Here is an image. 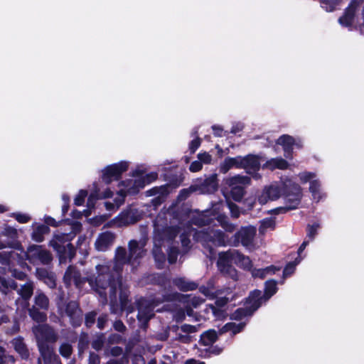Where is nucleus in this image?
<instances>
[{
  "instance_id": "obj_1",
  "label": "nucleus",
  "mask_w": 364,
  "mask_h": 364,
  "mask_svg": "<svg viewBox=\"0 0 364 364\" xmlns=\"http://www.w3.org/2000/svg\"><path fill=\"white\" fill-rule=\"evenodd\" d=\"M136 253L137 252H116V263L113 267L116 275L110 274L109 267L107 266L97 267L100 273L96 277L97 287H95V291L97 292L105 301H107V292L105 290L109 288V292L111 287L114 285L116 287V291L117 289H119L120 305L125 307V304L129 303V291L128 287L122 284V278L119 272L122 269L121 264H122L129 263L134 265L136 258L140 257L139 252L138 254Z\"/></svg>"
},
{
  "instance_id": "obj_2",
  "label": "nucleus",
  "mask_w": 364,
  "mask_h": 364,
  "mask_svg": "<svg viewBox=\"0 0 364 364\" xmlns=\"http://www.w3.org/2000/svg\"><path fill=\"white\" fill-rule=\"evenodd\" d=\"M257 229L254 226L241 227L229 239L222 230L208 228L196 231L193 235V239L196 242L200 243L203 247L208 248V250H214V247H226L227 245L238 247L240 245L245 248H250L253 245Z\"/></svg>"
},
{
  "instance_id": "obj_3",
  "label": "nucleus",
  "mask_w": 364,
  "mask_h": 364,
  "mask_svg": "<svg viewBox=\"0 0 364 364\" xmlns=\"http://www.w3.org/2000/svg\"><path fill=\"white\" fill-rule=\"evenodd\" d=\"M178 294L176 292L163 294L161 298H154L151 299L140 298L136 300L135 304L138 310L137 319L139 328L146 331L149 326V321L154 316V308L164 301H171L176 300Z\"/></svg>"
},
{
  "instance_id": "obj_4",
  "label": "nucleus",
  "mask_w": 364,
  "mask_h": 364,
  "mask_svg": "<svg viewBox=\"0 0 364 364\" xmlns=\"http://www.w3.org/2000/svg\"><path fill=\"white\" fill-rule=\"evenodd\" d=\"M232 263L245 270L251 271L252 269V263L249 257L240 252H221L218 260V269L221 273L234 280L237 279V273Z\"/></svg>"
},
{
  "instance_id": "obj_5",
  "label": "nucleus",
  "mask_w": 364,
  "mask_h": 364,
  "mask_svg": "<svg viewBox=\"0 0 364 364\" xmlns=\"http://www.w3.org/2000/svg\"><path fill=\"white\" fill-rule=\"evenodd\" d=\"M283 196L285 205L274 210V212L277 214L285 213L289 210L299 208L302 198L301 188L297 183L287 186L284 189Z\"/></svg>"
},
{
  "instance_id": "obj_6",
  "label": "nucleus",
  "mask_w": 364,
  "mask_h": 364,
  "mask_svg": "<svg viewBox=\"0 0 364 364\" xmlns=\"http://www.w3.org/2000/svg\"><path fill=\"white\" fill-rule=\"evenodd\" d=\"M88 282L90 287L95 291L96 278L83 277L80 271L73 266H69L63 276V282L66 287H70L73 284L78 289H81L85 282Z\"/></svg>"
},
{
  "instance_id": "obj_7",
  "label": "nucleus",
  "mask_w": 364,
  "mask_h": 364,
  "mask_svg": "<svg viewBox=\"0 0 364 364\" xmlns=\"http://www.w3.org/2000/svg\"><path fill=\"white\" fill-rule=\"evenodd\" d=\"M37 346L41 345L53 346L59 339L58 332L48 324H38L33 327Z\"/></svg>"
},
{
  "instance_id": "obj_8",
  "label": "nucleus",
  "mask_w": 364,
  "mask_h": 364,
  "mask_svg": "<svg viewBox=\"0 0 364 364\" xmlns=\"http://www.w3.org/2000/svg\"><path fill=\"white\" fill-rule=\"evenodd\" d=\"M250 183L251 178L247 176L236 175L228 178L227 183L230 187L231 198L236 202H240L246 193L245 187Z\"/></svg>"
},
{
  "instance_id": "obj_9",
  "label": "nucleus",
  "mask_w": 364,
  "mask_h": 364,
  "mask_svg": "<svg viewBox=\"0 0 364 364\" xmlns=\"http://www.w3.org/2000/svg\"><path fill=\"white\" fill-rule=\"evenodd\" d=\"M58 307L60 314L70 318L73 327H78L82 322V311L76 301H70L68 303L58 302Z\"/></svg>"
},
{
  "instance_id": "obj_10",
  "label": "nucleus",
  "mask_w": 364,
  "mask_h": 364,
  "mask_svg": "<svg viewBox=\"0 0 364 364\" xmlns=\"http://www.w3.org/2000/svg\"><path fill=\"white\" fill-rule=\"evenodd\" d=\"M128 168L129 163L126 161H121L107 166L102 171V181L106 185H109L113 181H119L122 174L128 170Z\"/></svg>"
},
{
  "instance_id": "obj_11",
  "label": "nucleus",
  "mask_w": 364,
  "mask_h": 364,
  "mask_svg": "<svg viewBox=\"0 0 364 364\" xmlns=\"http://www.w3.org/2000/svg\"><path fill=\"white\" fill-rule=\"evenodd\" d=\"M2 236L5 239L0 240V250L10 248L13 250H25L24 247L18 240V234L16 228L6 226L2 232Z\"/></svg>"
},
{
  "instance_id": "obj_12",
  "label": "nucleus",
  "mask_w": 364,
  "mask_h": 364,
  "mask_svg": "<svg viewBox=\"0 0 364 364\" xmlns=\"http://www.w3.org/2000/svg\"><path fill=\"white\" fill-rule=\"evenodd\" d=\"M75 237L72 233H56L49 241L48 245L53 250H76L71 241Z\"/></svg>"
},
{
  "instance_id": "obj_13",
  "label": "nucleus",
  "mask_w": 364,
  "mask_h": 364,
  "mask_svg": "<svg viewBox=\"0 0 364 364\" xmlns=\"http://www.w3.org/2000/svg\"><path fill=\"white\" fill-rule=\"evenodd\" d=\"M218 188V180L216 174H212L194 184V190L199 191L201 193H213Z\"/></svg>"
},
{
  "instance_id": "obj_14",
  "label": "nucleus",
  "mask_w": 364,
  "mask_h": 364,
  "mask_svg": "<svg viewBox=\"0 0 364 364\" xmlns=\"http://www.w3.org/2000/svg\"><path fill=\"white\" fill-rule=\"evenodd\" d=\"M360 4V0H352L338 18L339 23L345 27L351 26L355 18V11Z\"/></svg>"
},
{
  "instance_id": "obj_15",
  "label": "nucleus",
  "mask_w": 364,
  "mask_h": 364,
  "mask_svg": "<svg viewBox=\"0 0 364 364\" xmlns=\"http://www.w3.org/2000/svg\"><path fill=\"white\" fill-rule=\"evenodd\" d=\"M216 218V214L207 210L193 215L191 222L195 225L203 227L210 225Z\"/></svg>"
},
{
  "instance_id": "obj_16",
  "label": "nucleus",
  "mask_w": 364,
  "mask_h": 364,
  "mask_svg": "<svg viewBox=\"0 0 364 364\" xmlns=\"http://www.w3.org/2000/svg\"><path fill=\"white\" fill-rule=\"evenodd\" d=\"M277 144L282 146L284 156L287 159H293V150L295 145V139L288 134H282L276 141Z\"/></svg>"
},
{
  "instance_id": "obj_17",
  "label": "nucleus",
  "mask_w": 364,
  "mask_h": 364,
  "mask_svg": "<svg viewBox=\"0 0 364 364\" xmlns=\"http://www.w3.org/2000/svg\"><path fill=\"white\" fill-rule=\"evenodd\" d=\"M260 156L249 154L242 156V168L247 170V173H257L261 168Z\"/></svg>"
},
{
  "instance_id": "obj_18",
  "label": "nucleus",
  "mask_w": 364,
  "mask_h": 364,
  "mask_svg": "<svg viewBox=\"0 0 364 364\" xmlns=\"http://www.w3.org/2000/svg\"><path fill=\"white\" fill-rule=\"evenodd\" d=\"M281 196V190L277 186H269L264 188L262 193L258 196L257 200L259 204L264 205L269 200H275Z\"/></svg>"
},
{
  "instance_id": "obj_19",
  "label": "nucleus",
  "mask_w": 364,
  "mask_h": 364,
  "mask_svg": "<svg viewBox=\"0 0 364 364\" xmlns=\"http://www.w3.org/2000/svg\"><path fill=\"white\" fill-rule=\"evenodd\" d=\"M146 185L145 180L143 177L132 180L120 181L119 186L127 188L129 195L135 196L139 193V191L145 187Z\"/></svg>"
},
{
  "instance_id": "obj_20",
  "label": "nucleus",
  "mask_w": 364,
  "mask_h": 364,
  "mask_svg": "<svg viewBox=\"0 0 364 364\" xmlns=\"http://www.w3.org/2000/svg\"><path fill=\"white\" fill-rule=\"evenodd\" d=\"M267 301L260 290H254L247 299V306L253 313Z\"/></svg>"
},
{
  "instance_id": "obj_21",
  "label": "nucleus",
  "mask_w": 364,
  "mask_h": 364,
  "mask_svg": "<svg viewBox=\"0 0 364 364\" xmlns=\"http://www.w3.org/2000/svg\"><path fill=\"white\" fill-rule=\"evenodd\" d=\"M38 348L43 364H53L59 359V356L55 353L53 346L41 345V346H38Z\"/></svg>"
},
{
  "instance_id": "obj_22",
  "label": "nucleus",
  "mask_w": 364,
  "mask_h": 364,
  "mask_svg": "<svg viewBox=\"0 0 364 364\" xmlns=\"http://www.w3.org/2000/svg\"><path fill=\"white\" fill-rule=\"evenodd\" d=\"M11 343L15 350L18 353L23 360H28L29 358V350L21 336L14 338L12 339Z\"/></svg>"
},
{
  "instance_id": "obj_23",
  "label": "nucleus",
  "mask_w": 364,
  "mask_h": 364,
  "mask_svg": "<svg viewBox=\"0 0 364 364\" xmlns=\"http://www.w3.org/2000/svg\"><path fill=\"white\" fill-rule=\"evenodd\" d=\"M289 167V163L281 157L272 158L267 160L262 166V169L274 171L275 169L286 170Z\"/></svg>"
},
{
  "instance_id": "obj_24",
  "label": "nucleus",
  "mask_w": 364,
  "mask_h": 364,
  "mask_svg": "<svg viewBox=\"0 0 364 364\" xmlns=\"http://www.w3.org/2000/svg\"><path fill=\"white\" fill-rule=\"evenodd\" d=\"M115 239L114 233L107 231L101 233L95 242V246L97 250H100L102 248H109Z\"/></svg>"
},
{
  "instance_id": "obj_25",
  "label": "nucleus",
  "mask_w": 364,
  "mask_h": 364,
  "mask_svg": "<svg viewBox=\"0 0 364 364\" xmlns=\"http://www.w3.org/2000/svg\"><path fill=\"white\" fill-rule=\"evenodd\" d=\"M233 167L242 168L241 156H237L235 157H226L220 165V171L223 173H226Z\"/></svg>"
},
{
  "instance_id": "obj_26",
  "label": "nucleus",
  "mask_w": 364,
  "mask_h": 364,
  "mask_svg": "<svg viewBox=\"0 0 364 364\" xmlns=\"http://www.w3.org/2000/svg\"><path fill=\"white\" fill-rule=\"evenodd\" d=\"M173 283L182 291H192L198 287V284L196 282L189 281L183 277L174 279Z\"/></svg>"
},
{
  "instance_id": "obj_27",
  "label": "nucleus",
  "mask_w": 364,
  "mask_h": 364,
  "mask_svg": "<svg viewBox=\"0 0 364 364\" xmlns=\"http://www.w3.org/2000/svg\"><path fill=\"white\" fill-rule=\"evenodd\" d=\"M50 232V229L46 225H38L33 229L31 234V238L37 242H41L44 240V235L49 234Z\"/></svg>"
},
{
  "instance_id": "obj_28",
  "label": "nucleus",
  "mask_w": 364,
  "mask_h": 364,
  "mask_svg": "<svg viewBox=\"0 0 364 364\" xmlns=\"http://www.w3.org/2000/svg\"><path fill=\"white\" fill-rule=\"evenodd\" d=\"M49 299L41 291H37L34 297V305L43 311H47L49 308Z\"/></svg>"
},
{
  "instance_id": "obj_29",
  "label": "nucleus",
  "mask_w": 364,
  "mask_h": 364,
  "mask_svg": "<svg viewBox=\"0 0 364 364\" xmlns=\"http://www.w3.org/2000/svg\"><path fill=\"white\" fill-rule=\"evenodd\" d=\"M179 234V228L176 226H169L163 230L161 232V239L168 243L173 241Z\"/></svg>"
},
{
  "instance_id": "obj_30",
  "label": "nucleus",
  "mask_w": 364,
  "mask_h": 364,
  "mask_svg": "<svg viewBox=\"0 0 364 364\" xmlns=\"http://www.w3.org/2000/svg\"><path fill=\"white\" fill-rule=\"evenodd\" d=\"M218 339V335L215 330H208L200 336V343L205 346H212Z\"/></svg>"
},
{
  "instance_id": "obj_31",
  "label": "nucleus",
  "mask_w": 364,
  "mask_h": 364,
  "mask_svg": "<svg viewBox=\"0 0 364 364\" xmlns=\"http://www.w3.org/2000/svg\"><path fill=\"white\" fill-rule=\"evenodd\" d=\"M41 309L32 306L28 309V315L35 321L38 323L45 322L47 319V315L45 312L41 311Z\"/></svg>"
},
{
  "instance_id": "obj_32",
  "label": "nucleus",
  "mask_w": 364,
  "mask_h": 364,
  "mask_svg": "<svg viewBox=\"0 0 364 364\" xmlns=\"http://www.w3.org/2000/svg\"><path fill=\"white\" fill-rule=\"evenodd\" d=\"M149 240L147 236H143L138 241L136 240H131L128 243V250H145L144 247Z\"/></svg>"
},
{
  "instance_id": "obj_33",
  "label": "nucleus",
  "mask_w": 364,
  "mask_h": 364,
  "mask_svg": "<svg viewBox=\"0 0 364 364\" xmlns=\"http://www.w3.org/2000/svg\"><path fill=\"white\" fill-rule=\"evenodd\" d=\"M277 291V282L273 279L268 280L264 284V293L262 294L268 301Z\"/></svg>"
},
{
  "instance_id": "obj_34",
  "label": "nucleus",
  "mask_w": 364,
  "mask_h": 364,
  "mask_svg": "<svg viewBox=\"0 0 364 364\" xmlns=\"http://www.w3.org/2000/svg\"><path fill=\"white\" fill-rule=\"evenodd\" d=\"M18 287L15 281L6 280L5 278L1 277L0 279V291L4 294H7L10 289H16Z\"/></svg>"
},
{
  "instance_id": "obj_35",
  "label": "nucleus",
  "mask_w": 364,
  "mask_h": 364,
  "mask_svg": "<svg viewBox=\"0 0 364 364\" xmlns=\"http://www.w3.org/2000/svg\"><path fill=\"white\" fill-rule=\"evenodd\" d=\"M110 312L114 314L121 313L117 304L116 287L112 285L109 291Z\"/></svg>"
},
{
  "instance_id": "obj_36",
  "label": "nucleus",
  "mask_w": 364,
  "mask_h": 364,
  "mask_svg": "<svg viewBox=\"0 0 364 364\" xmlns=\"http://www.w3.org/2000/svg\"><path fill=\"white\" fill-rule=\"evenodd\" d=\"M24 300H28L33 293V284L32 282H27L22 285L18 291Z\"/></svg>"
},
{
  "instance_id": "obj_37",
  "label": "nucleus",
  "mask_w": 364,
  "mask_h": 364,
  "mask_svg": "<svg viewBox=\"0 0 364 364\" xmlns=\"http://www.w3.org/2000/svg\"><path fill=\"white\" fill-rule=\"evenodd\" d=\"M168 194V186L164 185L161 186H155L148 191H146V195L148 196H154L159 195V196L165 197Z\"/></svg>"
},
{
  "instance_id": "obj_38",
  "label": "nucleus",
  "mask_w": 364,
  "mask_h": 364,
  "mask_svg": "<svg viewBox=\"0 0 364 364\" xmlns=\"http://www.w3.org/2000/svg\"><path fill=\"white\" fill-rule=\"evenodd\" d=\"M341 1L342 0H319L321 7L328 12L336 10Z\"/></svg>"
},
{
  "instance_id": "obj_39",
  "label": "nucleus",
  "mask_w": 364,
  "mask_h": 364,
  "mask_svg": "<svg viewBox=\"0 0 364 364\" xmlns=\"http://www.w3.org/2000/svg\"><path fill=\"white\" fill-rule=\"evenodd\" d=\"M245 326L244 323L236 324L235 323H228L221 329V333L232 331L234 334L240 332Z\"/></svg>"
},
{
  "instance_id": "obj_40",
  "label": "nucleus",
  "mask_w": 364,
  "mask_h": 364,
  "mask_svg": "<svg viewBox=\"0 0 364 364\" xmlns=\"http://www.w3.org/2000/svg\"><path fill=\"white\" fill-rule=\"evenodd\" d=\"M44 225H46L48 227L51 226L53 228H57L60 226L63 223L70 224V219H62L60 221H56L55 218L51 216L46 215L44 217Z\"/></svg>"
},
{
  "instance_id": "obj_41",
  "label": "nucleus",
  "mask_w": 364,
  "mask_h": 364,
  "mask_svg": "<svg viewBox=\"0 0 364 364\" xmlns=\"http://www.w3.org/2000/svg\"><path fill=\"white\" fill-rule=\"evenodd\" d=\"M300 262V260L296 259L294 262H289L283 271V280L290 277L295 271L296 266ZM284 281H282V283Z\"/></svg>"
},
{
  "instance_id": "obj_42",
  "label": "nucleus",
  "mask_w": 364,
  "mask_h": 364,
  "mask_svg": "<svg viewBox=\"0 0 364 364\" xmlns=\"http://www.w3.org/2000/svg\"><path fill=\"white\" fill-rule=\"evenodd\" d=\"M154 257L159 269H161L164 267L166 261L167 256L164 252H153Z\"/></svg>"
},
{
  "instance_id": "obj_43",
  "label": "nucleus",
  "mask_w": 364,
  "mask_h": 364,
  "mask_svg": "<svg viewBox=\"0 0 364 364\" xmlns=\"http://www.w3.org/2000/svg\"><path fill=\"white\" fill-rule=\"evenodd\" d=\"M218 221L220 222L221 227L226 232H232L235 231L236 226L231 223L227 218L218 216Z\"/></svg>"
},
{
  "instance_id": "obj_44",
  "label": "nucleus",
  "mask_w": 364,
  "mask_h": 364,
  "mask_svg": "<svg viewBox=\"0 0 364 364\" xmlns=\"http://www.w3.org/2000/svg\"><path fill=\"white\" fill-rule=\"evenodd\" d=\"M206 313L211 312L217 318H222L225 316V311L213 304H208L205 309Z\"/></svg>"
},
{
  "instance_id": "obj_45",
  "label": "nucleus",
  "mask_w": 364,
  "mask_h": 364,
  "mask_svg": "<svg viewBox=\"0 0 364 364\" xmlns=\"http://www.w3.org/2000/svg\"><path fill=\"white\" fill-rule=\"evenodd\" d=\"M320 228V225L318 223H314L312 225H308L306 227L307 237L309 240L312 241L318 233V230Z\"/></svg>"
},
{
  "instance_id": "obj_46",
  "label": "nucleus",
  "mask_w": 364,
  "mask_h": 364,
  "mask_svg": "<svg viewBox=\"0 0 364 364\" xmlns=\"http://www.w3.org/2000/svg\"><path fill=\"white\" fill-rule=\"evenodd\" d=\"M226 203L230 211L231 216L234 218H238L240 215L239 206L231 201L229 198H226Z\"/></svg>"
},
{
  "instance_id": "obj_47",
  "label": "nucleus",
  "mask_w": 364,
  "mask_h": 364,
  "mask_svg": "<svg viewBox=\"0 0 364 364\" xmlns=\"http://www.w3.org/2000/svg\"><path fill=\"white\" fill-rule=\"evenodd\" d=\"M100 196L99 193V190L96 189L94 191H92L88 196L87 201V207L89 208L95 209L96 201L100 199Z\"/></svg>"
},
{
  "instance_id": "obj_48",
  "label": "nucleus",
  "mask_w": 364,
  "mask_h": 364,
  "mask_svg": "<svg viewBox=\"0 0 364 364\" xmlns=\"http://www.w3.org/2000/svg\"><path fill=\"white\" fill-rule=\"evenodd\" d=\"M253 313L246 306V307H245V308L237 309L232 314V316L235 319L240 320V319H242L243 317H245L247 316H250Z\"/></svg>"
},
{
  "instance_id": "obj_49",
  "label": "nucleus",
  "mask_w": 364,
  "mask_h": 364,
  "mask_svg": "<svg viewBox=\"0 0 364 364\" xmlns=\"http://www.w3.org/2000/svg\"><path fill=\"white\" fill-rule=\"evenodd\" d=\"M59 353L63 357L68 358L73 353V347L68 343H63L60 346Z\"/></svg>"
},
{
  "instance_id": "obj_50",
  "label": "nucleus",
  "mask_w": 364,
  "mask_h": 364,
  "mask_svg": "<svg viewBox=\"0 0 364 364\" xmlns=\"http://www.w3.org/2000/svg\"><path fill=\"white\" fill-rule=\"evenodd\" d=\"M89 344V338L87 333H82L79 338L78 341V350L79 354H81L84 352V350L87 348Z\"/></svg>"
},
{
  "instance_id": "obj_51",
  "label": "nucleus",
  "mask_w": 364,
  "mask_h": 364,
  "mask_svg": "<svg viewBox=\"0 0 364 364\" xmlns=\"http://www.w3.org/2000/svg\"><path fill=\"white\" fill-rule=\"evenodd\" d=\"M151 280L158 285L166 288L170 286L169 281L162 274H153L151 275Z\"/></svg>"
},
{
  "instance_id": "obj_52",
  "label": "nucleus",
  "mask_w": 364,
  "mask_h": 364,
  "mask_svg": "<svg viewBox=\"0 0 364 364\" xmlns=\"http://www.w3.org/2000/svg\"><path fill=\"white\" fill-rule=\"evenodd\" d=\"M87 190L81 189L74 199V204L77 206L82 205L85 203V198L87 196Z\"/></svg>"
},
{
  "instance_id": "obj_53",
  "label": "nucleus",
  "mask_w": 364,
  "mask_h": 364,
  "mask_svg": "<svg viewBox=\"0 0 364 364\" xmlns=\"http://www.w3.org/2000/svg\"><path fill=\"white\" fill-rule=\"evenodd\" d=\"M12 252H0V263L2 264L11 266L14 264L11 259Z\"/></svg>"
},
{
  "instance_id": "obj_54",
  "label": "nucleus",
  "mask_w": 364,
  "mask_h": 364,
  "mask_svg": "<svg viewBox=\"0 0 364 364\" xmlns=\"http://www.w3.org/2000/svg\"><path fill=\"white\" fill-rule=\"evenodd\" d=\"M97 313L95 311L88 312L85 316V324L87 328H90L95 323Z\"/></svg>"
},
{
  "instance_id": "obj_55",
  "label": "nucleus",
  "mask_w": 364,
  "mask_h": 364,
  "mask_svg": "<svg viewBox=\"0 0 364 364\" xmlns=\"http://www.w3.org/2000/svg\"><path fill=\"white\" fill-rule=\"evenodd\" d=\"M105 343V335L103 333L98 336L95 340L92 342V347L99 351L102 350Z\"/></svg>"
},
{
  "instance_id": "obj_56",
  "label": "nucleus",
  "mask_w": 364,
  "mask_h": 364,
  "mask_svg": "<svg viewBox=\"0 0 364 364\" xmlns=\"http://www.w3.org/2000/svg\"><path fill=\"white\" fill-rule=\"evenodd\" d=\"M201 141L202 139L198 136L190 141L188 148L191 154H194L196 151V150L200 147Z\"/></svg>"
},
{
  "instance_id": "obj_57",
  "label": "nucleus",
  "mask_w": 364,
  "mask_h": 364,
  "mask_svg": "<svg viewBox=\"0 0 364 364\" xmlns=\"http://www.w3.org/2000/svg\"><path fill=\"white\" fill-rule=\"evenodd\" d=\"M180 240L183 247L188 249L187 250H189L191 248V240L189 234L186 232H182L180 235Z\"/></svg>"
},
{
  "instance_id": "obj_58",
  "label": "nucleus",
  "mask_w": 364,
  "mask_h": 364,
  "mask_svg": "<svg viewBox=\"0 0 364 364\" xmlns=\"http://www.w3.org/2000/svg\"><path fill=\"white\" fill-rule=\"evenodd\" d=\"M276 227V222L274 219L269 218H264L261 223V228L266 230V229H271L274 230Z\"/></svg>"
},
{
  "instance_id": "obj_59",
  "label": "nucleus",
  "mask_w": 364,
  "mask_h": 364,
  "mask_svg": "<svg viewBox=\"0 0 364 364\" xmlns=\"http://www.w3.org/2000/svg\"><path fill=\"white\" fill-rule=\"evenodd\" d=\"M199 327L200 325L192 326L189 324H183L180 327V329L183 333L188 335L189 333H193L198 331Z\"/></svg>"
},
{
  "instance_id": "obj_60",
  "label": "nucleus",
  "mask_w": 364,
  "mask_h": 364,
  "mask_svg": "<svg viewBox=\"0 0 364 364\" xmlns=\"http://www.w3.org/2000/svg\"><path fill=\"white\" fill-rule=\"evenodd\" d=\"M12 217H14L20 223H26L31 220V217L29 215L21 213H12Z\"/></svg>"
},
{
  "instance_id": "obj_61",
  "label": "nucleus",
  "mask_w": 364,
  "mask_h": 364,
  "mask_svg": "<svg viewBox=\"0 0 364 364\" xmlns=\"http://www.w3.org/2000/svg\"><path fill=\"white\" fill-rule=\"evenodd\" d=\"M169 336V328L167 327L164 328L161 331L156 333L154 335V338L161 341H165L168 339Z\"/></svg>"
},
{
  "instance_id": "obj_62",
  "label": "nucleus",
  "mask_w": 364,
  "mask_h": 364,
  "mask_svg": "<svg viewBox=\"0 0 364 364\" xmlns=\"http://www.w3.org/2000/svg\"><path fill=\"white\" fill-rule=\"evenodd\" d=\"M193 191H195L194 185L191 186L189 188L181 189L178 196V199L181 200L187 199Z\"/></svg>"
},
{
  "instance_id": "obj_63",
  "label": "nucleus",
  "mask_w": 364,
  "mask_h": 364,
  "mask_svg": "<svg viewBox=\"0 0 364 364\" xmlns=\"http://www.w3.org/2000/svg\"><path fill=\"white\" fill-rule=\"evenodd\" d=\"M114 329L121 333H124L127 331V327L121 320H116L113 323Z\"/></svg>"
},
{
  "instance_id": "obj_64",
  "label": "nucleus",
  "mask_w": 364,
  "mask_h": 364,
  "mask_svg": "<svg viewBox=\"0 0 364 364\" xmlns=\"http://www.w3.org/2000/svg\"><path fill=\"white\" fill-rule=\"evenodd\" d=\"M320 186L321 185L318 181L313 180L310 182L309 191L315 196L317 193H319Z\"/></svg>"
}]
</instances>
